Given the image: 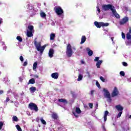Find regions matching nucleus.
Listing matches in <instances>:
<instances>
[{"instance_id": "f257e3e1", "label": "nucleus", "mask_w": 131, "mask_h": 131, "mask_svg": "<svg viewBox=\"0 0 131 131\" xmlns=\"http://www.w3.org/2000/svg\"><path fill=\"white\" fill-rule=\"evenodd\" d=\"M34 45L37 51H38V52H40V53L42 55L43 51H45V49H46V47H47V45H45L41 47V44L40 42H37L36 41L34 42Z\"/></svg>"}, {"instance_id": "f03ea898", "label": "nucleus", "mask_w": 131, "mask_h": 131, "mask_svg": "<svg viewBox=\"0 0 131 131\" xmlns=\"http://www.w3.org/2000/svg\"><path fill=\"white\" fill-rule=\"evenodd\" d=\"M72 113L75 118H78L79 115L81 114V110L79 107L76 106L72 109Z\"/></svg>"}, {"instance_id": "7ed1b4c3", "label": "nucleus", "mask_w": 131, "mask_h": 131, "mask_svg": "<svg viewBox=\"0 0 131 131\" xmlns=\"http://www.w3.org/2000/svg\"><path fill=\"white\" fill-rule=\"evenodd\" d=\"M103 92H104V97L106 98L107 101L109 103H111L112 99H111V95L110 94V92L108 91V90L104 88L103 90Z\"/></svg>"}, {"instance_id": "20e7f679", "label": "nucleus", "mask_w": 131, "mask_h": 131, "mask_svg": "<svg viewBox=\"0 0 131 131\" xmlns=\"http://www.w3.org/2000/svg\"><path fill=\"white\" fill-rule=\"evenodd\" d=\"M94 25L96 26V27L97 28H101V27H107L109 25V23H104L103 22H98V21H95Z\"/></svg>"}, {"instance_id": "39448f33", "label": "nucleus", "mask_w": 131, "mask_h": 131, "mask_svg": "<svg viewBox=\"0 0 131 131\" xmlns=\"http://www.w3.org/2000/svg\"><path fill=\"white\" fill-rule=\"evenodd\" d=\"M71 45L69 44L67 47L66 55L68 57H71L72 54H73V51H72V48H71Z\"/></svg>"}, {"instance_id": "423d86ee", "label": "nucleus", "mask_w": 131, "mask_h": 131, "mask_svg": "<svg viewBox=\"0 0 131 131\" xmlns=\"http://www.w3.org/2000/svg\"><path fill=\"white\" fill-rule=\"evenodd\" d=\"M54 11L58 16H61L64 13L63 9L60 6L55 7L54 8Z\"/></svg>"}, {"instance_id": "0eeeda50", "label": "nucleus", "mask_w": 131, "mask_h": 131, "mask_svg": "<svg viewBox=\"0 0 131 131\" xmlns=\"http://www.w3.org/2000/svg\"><path fill=\"white\" fill-rule=\"evenodd\" d=\"M114 8V6L110 4L104 5L102 6V9L103 10V11H108V10H110L112 11Z\"/></svg>"}, {"instance_id": "6e6552de", "label": "nucleus", "mask_w": 131, "mask_h": 131, "mask_svg": "<svg viewBox=\"0 0 131 131\" xmlns=\"http://www.w3.org/2000/svg\"><path fill=\"white\" fill-rule=\"evenodd\" d=\"M29 108L30 110H33L35 112L38 111V107L37 105L34 103H31L29 104Z\"/></svg>"}, {"instance_id": "1a4fd4ad", "label": "nucleus", "mask_w": 131, "mask_h": 131, "mask_svg": "<svg viewBox=\"0 0 131 131\" xmlns=\"http://www.w3.org/2000/svg\"><path fill=\"white\" fill-rule=\"evenodd\" d=\"M118 94H119V92H118V90L116 87H115L112 93V97H116L118 96Z\"/></svg>"}, {"instance_id": "9d476101", "label": "nucleus", "mask_w": 131, "mask_h": 131, "mask_svg": "<svg viewBox=\"0 0 131 131\" xmlns=\"http://www.w3.org/2000/svg\"><path fill=\"white\" fill-rule=\"evenodd\" d=\"M128 21V17L127 16L124 17L120 21V25H123V24H125L126 22Z\"/></svg>"}, {"instance_id": "9b49d317", "label": "nucleus", "mask_w": 131, "mask_h": 131, "mask_svg": "<svg viewBox=\"0 0 131 131\" xmlns=\"http://www.w3.org/2000/svg\"><path fill=\"white\" fill-rule=\"evenodd\" d=\"M112 12L114 15H115V17L117 18V19H119L120 18V16H119V14L117 13V12H116V10H115V7L112 10Z\"/></svg>"}, {"instance_id": "f8f14e48", "label": "nucleus", "mask_w": 131, "mask_h": 131, "mask_svg": "<svg viewBox=\"0 0 131 131\" xmlns=\"http://www.w3.org/2000/svg\"><path fill=\"white\" fill-rule=\"evenodd\" d=\"M115 108L119 112H122V111L123 110V107L120 104L116 105Z\"/></svg>"}, {"instance_id": "ddd939ff", "label": "nucleus", "mask_w": 131, "mask_h": 131, "mask_svg": "<svg viewBox=\"0 0 131 131\" xmlns=\"http://www.w3.org/2000/svg\"><path fill=\"white\" fill-rule=\"evenodd\" d=\"M51 77L54 78V79H58L59 77V73H53L51 74Z\"/></svg>"}, {"instance_id": "4468645a", "label": "nucleus", "mask_w": 131, "mask_h": 131, "mask_svg": "<svg viewBox=\"0 0 131 131\" xmlns=\"http://www.w3.org/2000/svg\"><path fill=\"white\" fill-rule=\"evenodd\" d=\"M54 49H50L48 55L50 57V58H53V57H54Z\"/></svg>"}, {"instance_id": "2eb2a0df", "label": "nucleus", "mask_w": 131, "mask_h": 131, "mask_svg": "<svg viewBox=\"0 0 131 131\" xmlns=\"http://www.w3.org/2000/svg\"><path fill=\"white\" fill-rule=\"evenodd\" d=\"M86 51H87L88 54L89 56H93V51L91 50V49H90V48H86Z\"/></svg>"}, {"instance_id": "dca6fc26", "label": "nucleus", "mask_w": 131, "mask_h": 131, "mask_svg": "<svg viewBox=\"0 0 131 131\" xmlns=\"http://www.w3.org/2000/svg\"><path fill=\"white\" fill-rule=\"evenodd\" d=\"M108 113H109V112L107 111H106L104 112V117H103L104 122L105 121H107V116H108Z\"/></svg>"}, {"instance_id": "f3484780", "label": "nucleus", "mask_w": 131, "mask_h": 131, "mask_svg": "<svg viewBox=\"0 0 131 131\" xmlns=\"http://www.w3.org/2000/svg\"><path fill=\"white\" fill-rule=\"evenodd\" d=\"M103 63V60H99L96 63L97 68H101V64Z\"/></svg>"}, {"instance_id": "a211bd4d", "label": "nucleus", "mask_w": 131, "mask_h": 131, "mask_svg": "<svg viewBox=\"0 0 131 131\" xmlns=\"http://www.w3.org/2000/svg\"><path fill=\"white\" fill-rule=\"evenodd\" d=\"M50 40H55V37H56V34L55 33H51L50 34Z\"/></svg>"}, {"instance_id": "6ab92c4d", "label": "nucleus", "mask_w": 131, "mask_h": 131, "mask_svg": "<svg viewBox=\"0 0 131 131\" xmlns=\"http://www.w3.org/2000/svg\"><path fill=\"white\" fill-rule=\"evenodd\" d=\"M85 40H86V38L85 37V36H82L80 42L81 45H82V43H84Z\"/></svg>"}, {"instance_id": "aec40b11", "label": "nucleus", "mask_w": 131, "mask_h": 131, "mask_svg": "<svg viewBox=\"0 0 131 131\" xmlns=\"http://www.w3.org/2000/svg\"><path fill=\"white\" fill-rule=\"evenodd\" d=\"M33 6L31 4H27V9L28 10H30V11H33Z\"/></svg>"}, {"instance_id": "412c9836", "label": "nucleus", "mask_w": 131, "mask_h": 131, "mask_svg": "<svg viewBox=\"0 0 131 131\" xmlns=\"http://www.w3.org/2000/svg\"><path fill=\"white\" fill-rule=\"evenodd\" d=\"M33 26H31V25H29L28 26V30L27 31H31V32H33Z\"/></svg>"}, {"instance_id": "4be33fe9", "label": "nucleus", "mask_w": 131, "mask_h": 131, "mask_svg": "<svg viewBox=\"0 0 131 131\" xmlns=\"http://www.w3.org/2000/svg\"><path fill=\"white\" fill-rule=\"evenodd\" d=\"M58 102L60 103H63L64 104H67V100L65 99H59L58 100Z\"/></svg>"}, {"instance_id": "5701e85b", "label": "nucleus", "mask_w": 131, "mask_h": 131, "mask_svg": "<svg viewBox=\"0 0 131 131\" xmlns=\"http://www.w3.org/2000/svg\"><path fill=\"white\" fill-rule=\"evenodd\" d=\"M32 32H33L27 31V35L28 37H31V36H33Z\"/></svg>"}, {"instance_id": "b1692460", "label": "nucleus", "mask_w": 131, "mask_h": 131, "mask_svg": "<svg viewBox=\"0 0 131 131\" xmlns=\"http://www.w3.org/2000/svg\"><path fill=\"white\" fill-rule=\"evenodd\" d=\"M30 83L32 84L35 83V80H34V78H32V79H30L28 84H30Z\"/></svg>"}, {"instance_id": "393cba45", "label": "nucleus", "mask_w": 131, "mask_h": 131, "mask_svg": "<svg viewBox=\"0 0 131 131\" xmlns=\"http://www.w3.org/2000/svg\"><path fill=\"white\" fill-rule=\"evenodd\" d=\"M30 91H31L32 93H33L34 92H35V91H36V88L34 86L31 87L30 88Z\"/></svg>"}, {"instance_id": "a878e982", "label": "nucleus", "mask_w": 131, "mask_h": 131, "mask_svg": "<svg viewBox=\"0 0 131 131\" xmlns=\"http://www.w3.org/2000/svg\"><path fill=\"white\" fill-rule=\"evenodd\" d=\"M52 117L53 119H57V118H58V115L56 113H53L52 115Z\"/></svg>"}, {"instance_id": "bb28decb", "label": "nucleus", "mask_w": 131, "mask_h": 131, "mask_svg": "<svg viewBox=\"0 0 131 131\" xmlns=\"http://www.w3.org/2000/svg\"><path fill=\"white\" fill-rule=\"evenodd\" d=\"M83 78V76L81 74H79L77 79L78 81H80V80H82V78Z\"/></svg>"}, {"instance_id": "cd10ccee", "label": "nucleus", "mask_w": 131, "mask_h": 131, "mask_svg": "<svg viewBox=\"0 0 131 131\" xmlns=\"http://www.w3.org/2000/svg\"><path fill=\"white\" fill-rule=\"evenodd\" d=\"M37 67V62H35L33 64V70H35V69H36Z\"/></svg>"}, {"instance_id": "c85d7f7f", "label": "nucleus", "mask_w": 131, "mask_h": 131, "mask_svg": "<svg viewBox=\"0 0 131 131\" xmlns=\"http://www.w3.org/2000/svg\"><path fill=\"white\" fill-rule=\"evenodd\" d=\"M40 120L41 123H42V124H45V125H46V124H47V122H46L45 120H43V118H40Z\"/></svg>"}, {"instance_id": "c756f323", "label": "nucleus", "mask_w": 131, "mask_h": 131, "mask_svg": "<svg viewBox=\"0 0 131 131\" xmlns=\"http://www.w3.org/2000/svg\"><path fill=\"white\" fill-rule=\"evenodd\" d=\"M16 39L17 40H18V41H19L20 42H21V41H23V39H22V38L20 36H17L16 37Z\"/></svg>"}, {"instance_id": "7c9ffc66", "label": "nucleus", "mask_w": 131, "mask_h": 131, "mask_svg": "<svg viewBox=\"0 0 131 131\" xmlns=\"http://www.w3.org/2000/svg\"><path fill=\"white\" fill-rule=\"evenodd\" d=\"M96 93V90H91L90 93V96H94V94Z\"/></svg>"}, {"instance_id": "2f4dec72", "label": "nucleus", "mask_w": 131, "mask_h": 131, "mask_svg": "<svg viewBox=\"0 0 131 131\" xmlns=\"http://www.w3.org/2000/svg\"><path fill=\"white\" fill-rule=\"evenodd\" d=\"M16 127L18 131H22V129L21 128V127H20V125H16Z\"/></svg>"}, {"instance_id": "473e14b6", "label": "nucleus", "mask_w": 131, "mask_h": 131, "mask_svg": "<svg viewBox=\"0 0 131 131\" xmlns=\"http://www.w3.org/2000/svg\"><path fill=\"white\" fill-rule=\"evenodd\" d=\"M97 14L99 15V13H101V10L100 9V8H99V6H97Z\"/></svg>"}, {"instance_id": "72a5a7b5", "label": "nucleus", "mask_w": 131, "mask_h": 131, "mask_svg": "<svg viewBox=\"0 0 131 131\" xmlns=\"http://www.w3.org/2000/svg\"><path fill=\"white\" fill-rule=\"evenodd\" d=\"M126 38L127 39H131V35L129 33L126 34Z\"/></svg>"}, {"instance_id": "f704fd0d", "label": "nucleus", "mask_w": 131, "mask_h": 131, "mask_svg": "<svg viewBox=\"0 0 131 131\" xmlns=\"http://www.w3.org/2000/svg\"><path fill=\"white\" fill-rule=\"evenodd\" d=\"M13 121H18V118L16 116H14L13 117Z\"/></svg>"}, {"instance_id": "c9c22d12", "label": "nucleus", "mask_w": 131, "mask_h": 131, "mask_svg": "<svg viewBox=\"0 0 131 131\" xmlns=\"http://www.w3.org/2000/svg\"><path fill=\"white\" fill-rule=\"evenodd\" d=\"M122 114V112H120L117 116V118H120Z\"/></svg>"}, {"instance_id": "e433bc0d", "label": "nucleus", "mask_w": 131, "mask_h": 131, "mask_svg": "<svg viewBox=\"0 0 131 131\" xmlns=\"http://www.w3.org/2000/svg\"><path fill=\"white\" fill-rule=\"evenodd\" d=\"M96 85L99 89H101V85H100V83H99V82H98V81H96Z\"/></svg>"}, {"instance_id": "4c0bfd02", "label": "nucleus", "mask_w": 131, "mask_h": 131, "mask_svg": "<svg viewBox=\"0 0 131 131\" xmlns=\"http://www.w3.org/2000/svg\"><path fill=\"white\" fill-rule=\"evenodd\" d=\"M3 126H4V122L0 121V130L3 128Z\"/></svg>"}, {"instance_id": "58836bf2", "label": "nucleus", "mask_w": 131, "mask_h": 131, "mask_svg": "<svg viewBox=\"0 0 131 131\" xmlns=\"http://www.w3.org/2000/svg\"><path fill=\"white\" fill-rule=\"evenodd\" d=\"M100 79L103 82H105L106 81V80L105 79V78L103 77H100Z\"/></svg>"}, {"instance_id": "ea45409f", "label": "nucleus", "mask_w": 131, "mask_h": 131, "mask_svg": "<svg viewBox=\"0 0 131 131\" xmlns=\"http://www.w3.org/2000/svg\"><path fill=\"white\" fill-rule=\"evenodd\" d=\"M100 60V57H96L94 59V62H98Z\"/></svg>"}, {"instance_id": "a19ab883", "label": "nucleus", "mask_w": 131, "mask_h": 131, "mask_svg": "<svg viewBox=\"0 0 131 131\" xmlns=\"http://www.w3.org/2000/svg\"><path fill=\"white\" fill-rule=\"evenodd\" d=\"M40 16L41 17H42V18H45V17H46V13H45L44 12H41L40 13Z\"/></svg>"}, {"instance_id": "79ce46f5", "label": "nucleus", "mask_w": 131, "mask_h": 131, "mask_svg": "<svg viewBox=\"0 0 131 131\" xmlns=\"http://www.w3.org/2000/svg\"><path fill=\"white\" fill-rule=\"evenodd\" d=\"M120 75L121 76H124V75H125V73H124V72L123 71H121L120 72Z\"/></svg>"}, {"instance_id": "37998d69", "label": "nucleus", "mask_w": 131, "mask_h": 131, "mask_svg": "<svg viewBox=\"0 0 131 131\" xmlns=\"http://www.w3.org/2000/svg\"><path fill=\"white\" fill-rule=\"evenodd\" d=\"M102 128L103 131H106V128L105 127V124H102Z\"/></svg>"}, {"instance_id": "c03bdc74", "label": "nucleus", "mask_w": 131, "mask_h": 131, "mask_svg": "<svg viewBox=\"0 0 131 131\" xmlns=\"http://www.w3.org/2000/svg\"><path fill=\"white\" fill-rule=\"evenodd\" d=\"M19 59L20 60L21 62H23L24 61V58H23V56H20L19 57Z\"/></svg>"}, {"instance_id": "a18cd8bd", "label": "nucleus", "mask_w": 131, "mask_h": 131, "mask_svg": "<svg viewBox=\"0 0 131 131\" xmlns=\"http://www.w3.org/2000/svg\"><path fill=\"white\" fill-rule=\"evenodd\" d=\"M89 106L90 108H91V109H92L93 104V103H89Z\"/></svg>"}, {"instance_id": "49530a36", "label": "nucleus", "mask_w": 131, "mask_h": 131, "mask_svg": "<svg viewBox=\"0 0 131 131\" xmlns=\"http://www.w3.org/2000/svg\"><path fill=\"white\" fill-rule=\"evenodd\" d=\"M122 65L123 66H125V67H126V66H127V63L125 62H122Z\"/></svg>"}, {"instance_id": "de8ad7c7", "label": "nucleus", "mask_w": 131, "mask_h": 131, "mask_svg": "<svg viewBox=\"0 0 131 131\" xmlns=\"http://www.w3.org/2000/svg\"><path fill=\"white\" fill-rule=\"evenodd\" d=\"M28 64V62H27V61H25L24 62L23 66H27Z\"/></svg>"}, {"instance_id": "09e8293b", "label": "nucleus", "mask_w": 131, "mask_h": 131, "mask_svg": "<svg viewBox=\"0 0 131 131\" xmlns=\"http://www.w3.org/2000/svg\"><path fill=\"white\" fill-rule=\"evenodd\" d=\"M122 38L123 39L125 38V35L123 33H122Z\"/></svg>"}, {"instance_id": "8fccbe9b", "label": "nucleus", "mask_w": 131, "mask_h": 131, "mask_svg": "<svg viewBox=\"0 0 131 131\" xmlns=\"http://www.w3.org/2000/svg\"><path fill=\"white\" fill-rule=\"evenodd\" d=\"M80 62H81V64H85V62H84V60H81L80 61Z\"/></svg>"}, {"instance_id": "3c124183", "label": "nucleus", "mask_w": 131, "mask_h": 131, "mask_svg": "<svg viewBox=\"0 0 131 131\" xmlns=\"http://www.w3.org/2000/svg\"><path fill=\"white\" fill-rule=\"evenodd\" d=\"M9 101H10V98L9 97H7L6 100V102L8 103V102H9Z\"/></svg>"}, {"instance_id": "603ef678", "label": "nucleus", "mask_w": 131, "mask_h": 131, "mask_svg": "<svg viewBox=\"0 0 131 131\" xmlns=\"http://www.w3.org/2000/svg\"><path fill=\"white\" fill-rule=\"evenodd\" d=\"M2 23H3V18H0V25L2 24Z\"/></svg>"}, {"instance_id": "864d4df0", "label": "nucleus", "mask_w": 131, "mask_h": 131, "mask_svg": "<svg viewBox=\"0 0 131 131\" xmlns=\"http://www.w3.org/2000/svg\"><path fill=\"white\" fill-rule=\"evenodd\" d=\"M51 25H52V26H55V22L52 21V23H51Z\"/></svg>"}, {"instance_id": "5fc2aeb1", "label": "nucleus", "mask_w": 131, "mask_h": 131, "mask_svg": "<svg viewBox=\"0 0 131 131\" xmlns=\"http://www.w3.org/2000/svg\"><path fill=\"white\" fill-rule=\"evenodd\" d=\"M19 81L20 82H22V80H23V79L21 77L19 78Z\"/></svg>"}, {"instance_id": "6e6d98bb", "label": "nucleus", "mask_w": 131, "mask_h": 131, "mask_svg": "<svg viewBox=\"0 0 131 131\" xmlns=\"http://www.w3.org/2000/svg\"><path fill=\"white\" fill-rule=\"evenodd\" d=\"M4 94V91L3 90H0V95Z\"/></svg>"}, {"instance_id": "4d7b16f0", "label": "nucleus", "mask_w": 131, "mask_h": 131, "mask_svg": "<svg viewBox=\"0 0 131 131\" xmlns=\"http://www.w3.org/2000/svg\"><path fill=\"white\" fill-rule=\"evenodd\" d=\"M3 50H5L6 51L7 50V46H4L3 47Z\"/></svg>"}, {"instance_id": "13d9d810", "label": "nucleus", "mask_w": 131, "mask_h": 131, "mask_svg": "<svg viewBox=\"0 0 131 131\" xmlns=\"http://www.w3.org/2000/svg\"><path fill=\"white\" fill-rule=\"evenodd\" d=\"M1 43L2 45V46H4V45H5V42H1Z\"/></svg>"}, {"instance_id": "bf43d9fd", "label": "nucleus", "mask_w": 131, "mask_h": 131, "mask_svg": "<svg viewBox=\"0 0 131 131\" xmlns=\"http://www.w3.org/2000/svg\"><path fill=\"white\" fill-rule=\"evenodd\" d=\"M98 106H99V104L97 103L96 104V107L97 108H98Z\"/></svg>"}, {"instance_id": "052dcab7", "label": "nucleus", "mask_w": 131, "mask_h": 131, "mask_svg": "<svg viewBox=\"0 0 131 131\" xmlns=\"http://www.w3.org/2000/svg\"><path fill=\"white\" fill-rule=\"evenodd\" d=\"M2 41V35H0V42Z\"/></svg>"}, {"instance_id": "680f3d73", "label": "nucleus", "mask_w": 131, "mask_h": 131, "mask_svg": "<svg viewBox=\"0 0 131 131\" xmlns=\"http://www.w3.org/2000/svg\"><path fill=\"white\" fill-rule=\"evenodd\" d=\"M128 118H129L130 119H131V115H130L128 117Z\"/></svg>"}, {"instance_id": "e2e57ef3", "label": "nucleus", "mask_w": 131, "mask_h": 131, "mask_svg": "<svg viewBox=\"0 0 131 131\" xmlns=\"http://www.w3.org/2000/svg\"><path fill=\"white\" fill-rule=\"evenodd\" d=\"M129 33H131V29H129Z\"/></svg>"}, {"instance_id": "0e129e2a", "label": "nucleus", "mask_w": 131, "mask_h": 131, "mask_svg": "<svg viewBox=\"0 0 131 131\" xmlns=\"http://www.w3.org/2000/svg\"><path fill=\"white\" fill-rule=\"evenodd\" d=\"M111 39H112V41H113V37H112Z\"/></svg>"}, {"instance_id": "69168bd1", "label": "nucleus", "mask_w": 131, "mask_h": 131, "mask_svg": "<svg viewBox=\"0 0 131 131\" xmlns=\"http://www.w3.org/2000/svg\"><path fill=\"white\" fill-rule=\"evenodd\" d=\"M15 98L16 99H18V96H16V97H15Z\"/></svg>"}, {"instance_id": "338daca9", "label": "nucleus", "mask_w": 131, "mask_h": 131, "mask_svg": "<svg viewBox=\"0 0 131 131\" xmlns=\"http://www.w3.org/2000/svg\"><path fill=\"white\" fill-rule=\"evenodd\" d=\"M87 74H88V75H90V73L87 72Z\"/></svg>"}, {"instance_id": "774afa93", "label": "nucleus", "mask_w": 131, "mask_h": 131, "mask_svg": "<svg viewBox=\"0 0 131 131\" xmlns=\"http://www.w3.org/2000/svg\"><path fill=\"white\" fill-rule=\"evenodd\" d=\"M113 125H115V123H114L113 124Z\"/></svg>"}]
</instances>
